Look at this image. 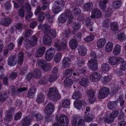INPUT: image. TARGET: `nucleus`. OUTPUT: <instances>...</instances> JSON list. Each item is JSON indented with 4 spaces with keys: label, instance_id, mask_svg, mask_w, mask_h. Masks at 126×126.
Returning <instances> with one entry per match:
<instances>
[{
    "label": "nucleus",
    "instance_id": "obj_40",
    "mask_svg": "<svg viewBox=\"0 0 126 126\" xmlns=\"http://www.w3.org/2000/svg\"><path fill=\"white\" fill-rule=\"evenodd\" d=\"M109 66L106 63H103L101 65V70L104 73H106L109 71Z\"/></svg>",
    "mask_w": 126,
    "mask_h": 126
},
{
    "label": "nucleus",
    "instance_id": "obj_8",
    "mask_svg": "<svg viewBox=\"0 0 126 126\" xmlns=\"http://www.w3.org/2000/svg\"><path fill=\"white\" fill-rule=\"evenodd\" d=\"M25 9L26 12L25 19L27 20H29L33 15L31 11V7L28 3H26L25 4Z\"/></svg>",
    "mask_w": 126,
    "mask_h": 126
},
{
    "label": "nucleus",
    "instance_id": "obj_62",
    "mask_svg": "<svg viewBox=\"0 0 126 126\" xmlns=\"http://www.w3.org/2000/svg\"><path fill=\"white\" fill-rule=\"evenodd\" d=\"M22 116V113L20 111H18L17 112L14 117V120H17L20 119Z\"/></svg>",
    "mask_w": 126,
    "mask_h": 126
},
{
    "label": "nucleus",
    "instance_id": "obj_55",
    "mask_svg": "<svg viewBox=\"0 0 126 126\" xmlns=\"http://www.w3.org/2000/svg\"><path fill=\"white\" fill-rule=\"evenodd\" d=\"M57 79V77L55 75L51 74L49 76V77L48 80L50 82H52L55 81Z\"/></svg>",
    "mask_w": 126,
    "mask_h": 126
},
{
    "label": "nucleus",
    "instance_id": "obj_17",
    "mask_svg": "<svg viewBox=\"0 0 126 126\" xmlns=\"http://www.w3.org/2000/svg\"><path fill=\"white\" fill-rule=\"evenodd\" d=\"M31 118L29 117H26L22 119V125L23 126H29L31 123Z\"/></svg>",
    "mask_w": 126,
    "mask_h": 126
},
{
    "label": "nucleus",
    "instance_id": "obj_29",
    "mask_svg": "<svg viewBox=\"0 0 126 126\" xmlns=\"http://www.w3.org/2000/svg\"><path fill=\"white\" fill-rule=\"evenodd\" d=\"M89 80L86 78H82L79 82L80 84L84 87L87 86L89 85Z\"/></svg>",
    "mask_w": 126,
    "mask_h": 126
},
{
    "label": "nucleus",
    "instance_id": "obj_11",
    "mask_svg": "<svg viewBox=\"0 0 126 126\" xmlns=\"http://www.w3.org/2000/svg\"><path fill=\"white\" fill-rule=\"evenodd\" d=\"M9 93L7 91H2L0 93V105L5 101L8 97Z\"/></svg>",
    "mask_w": 126,
    "mask_h": 126
},
{
    "label": "nucleus",
    "instance_id": "obj_38",
    "mask_svg": "<svg viewBox=\"0 0 126 126\" xmlns=\"http://www.w3.org/2000/svg\"><path fill=\"white\" fill-rule=\"evenodd\" d=\"M93 8V5L90 3H88L85 4L83 6L84 9L87 11H90Z\"/></svg>",
    "mask_w": 126,
    "mask_h": 126
},
{
    "label": "nucleus",
    "instance_id": "obj_56",
    "mask_svg": "<svg viewBox=\"0 0 126 126\" xmlns=\"http://www.w3.org/2000/svg\"><path fill=\"white\" fill-rule=\"evenodd\" d=\"M53 56L46 52L45 55V58L46 60L48 61H50L52 60Z\"/></svg>",
    "mask_w": 126,
    "mask_h": 126
},
{
    "label": "nucleus",
    "instance_id": "obj_42",
    "mask_svg": "<svg viewBox=\"0 0 126 126\" xmlns=\"http://www.w3.org/2000/svg\"><path fill=\"white\" fill-rule=\"evenodd\" d=\"M117 38L118 40L121 42L125 41L126 39V34L124 33H121L118 35Z\"/></svg>",
    "mask_w": 126,
    "mask_h": 126
},
{
    "label": "nucleus",
    "instance_id": "obj_13",
    "mask_svg": "<svg viewBox=\"0 0 126 126\" xmlns=\"http://www.w3.org/2000/svg\"><path fill=\"white\" fill-rule=\"evenodd\" d=\"M101 77L100 74L97 72H94L91 74L90 79L91 81L95 82L98 81Z\"/></svg>",
    "mask_w": 126,
    "mask_h": 126
},
{
    "label": "nucleus",
    "instance_id": "obj_35",
    "mask_svg": "<svg viewBox=\"0 0 126 126\" xmlns=\"http://www.w3.org/2000/svg\"><path fill=\"white\" fill-rule=\"evenodd\" d=\"M113 46L112 43L110 42H108L105 46V50L108 52H110L113 49Z\"/></svg>",
    "mask_w": 126,
    "mask_h": 126
},
{
    "label": "nucleus",
    "instance_id": "obj_28",
    "mask_svg": "<svg viewBox=\"0 0 126 126\" xmlns=\"http://www.w3.org/2000/svg\"><path fill=\"white\" fill-rule=\"evenodd\" d=\"M121 49V47L120 45L118 44L116 45L113 52L114 55H119Z\"/></svg>",
    "mask_w": 126,
    "mask_h": 126
},
{
    "label": "nucleus",
    "instance_id": "obj_60",
    "mask_svg": "<svg viewBox=\"0 0 126 126\" xmlns=\"http://www.w3.org/2000/svg\"><path fill=\"white\" fill-rule=\"evenodd\" d=\"M90 56L91 57V59L90 60H96V53L95 52H91L90 53Z\"/></svg>",
    "mask_w": 126,
    "mask_h": 126
},
{
    "label": "nucleus",
    "instance_id": "obj_14",
    "mask_svg": "<svg viewBox=\"0 0 126 126\" xmlns=\"http://www.w3.org/2000/svg\"><path fill=\"white\" fill-rule=\"evenodd\" d=\"M87 93L89 98L90 102L93 103L95 101V98L94 97L95 92L92 89H90L87 90Z\"/></svg>",
    "mask_w": 126,
    "mask_h": 126
},
{
    "label": "nucleus",
    "instance_id": "obj_1",
    "mask_svg": "<svg viewBox=\"0 0 126 126\" xmlns=\"http://www.w3.org/2000/svg\"><path fill=\"white\" fill-rule=\"evenodd\" d=\"M67 19L69 23L72 22L73 19V14L69 9L66 10L63 13L61 14L59 17L58 20L59 23H63L66 22Z\"/></svg>",
    "mask_w": 126,
    "mask_h": 126
},
{
    "label": "nucleus",
    "instance_id": "obj_64",
    "mask_svg": "<svg viewBox=\"0 0 126 126\" xmlns=\"http://www.w3.org/2000/svg\"><path fill=\"white\" fill-rule=\"evenodd\" d=\"M37 21H34L31 22L29 25L30 27L32 29H33L37 24Z\"/></svg>",
    "mask_w": 126,
    "mask_h": 126
},
{
    "label": "nucleus",
    "instance_id": "obj_57",
    "mask_svg": "<svg viewBox=\"0 0 126 126\" xmlns=\"http://www.w3.org/2000/svg\"><path fill=\"white\" fill-rule=\"evenodd\" d=\"M109 63L112 65H114L116 64V57H112L110 58L109 60Z\"/></svg>",
    "mask_w": 126,
    "mask_h": 126
},
{
    "label": "nucleus",
    "instance_id": "obj_26",
    "mask_svg": "<svg viewBox=\"0 0 126 126\" xmlns=\"http://www.w3.org/2000/svg\"><path fill=\"white\" fill-rule=\"evenodd\" d=\"M43 43L46 45H50L51 44V39L50 37L46 34L44 36L43 39Z\"/></svg>",
    "mask_w": 126,
    "mask_h": 126
},
{
    "label": "nucleus",
    "instance_id": "obj_63",
    "mask_svg": "<svg viewBox=\"0 0 126 126\" xmlns=\"http://www.w3.org/2000/svg\"><path fill=\"white\" fill-rule=\"evenodd\" d=\"M112 8H108L105 11V16L106 17H109L111 15Z\"/></svg>",
    "mask_w": 126,
    "mask_h": 126
},
{
    "label": "nucleus",
    "instance_id": "obj_58",
    "mask_svg": "<svg viewBox=\"0 0 126 126\" xmlns=\"http://www.w3.org/2000/svg\"><path fill=\"white\" fill-rule=\"evenodd\" d=\"M45 18V15L44 13L42 12H41L39 15V17L38 18V20L39 21H43Z\"/></svg>",
    "mask_w": 126,
    "mask_h": 126
},
{
    "label": "nucleus",
    "instance_id": "obj_6",
    "mask_svg": "<svg viewBox=\"0 0 126 126\" xmlns=\"http://www.w3.org/2000/svg\"><path fill=\"white\" fill-rule=\"evenodd\" d=\"M58 122L62 126H67L68 124V119L65 115H61L60 116Z\"/></svg>",
    "mask_w": 126,
    "mask_h": 126
},
{
    "label": "nucleus",
    "instance_id": "obj_27",
    "mask_svg": "<svg viewBox=\"0 0 126 126\" xmlns=\"http://www.w3.org/2000/svg\"><path fill=\"white\" fill-rule=\"evenodd\" d=\"M106 40L104 38H101L98 40L97 42V46L98 48L103 47L106 43Z\"/></svg>",
    "mask_w": 126,
    "mask_h": 126
},
{
    "label": "nucleus",
    "instance_id": "obj_18",
    "mask_svg": "<svg viewBox=\"0 0 126 126\" xmlns=\"http://www.w3.org/2000/svg\"><path fill=\"white\" fill-rule=\"evenodd\" d=\"M45 96L44 94L42 93L38 94L36 99V101L38 104L43 103L44 102Z\"/></svg>",
    "mask_w": 126,
    "mask_h": 126
},
{
    "label": "nucleus",
    "instance_id": "obj_23",
    "mask_svg": "<svg viewBox=\"0 0 126 126\" xmlns=\"http://www.w3.org/2000/svg\"><path fill=\"white\" fill-rule=\"evenodd\" d=\"M78 44L76 40L72 39L69 42V45L72 49H75L77 47Z\"/></svg>",
    "mask_w": 126,
    "mask_h": 126
},
{
    "label": "nucleus",
    "instance_id": "obj_46",
    "mask_svg": "<svg viewBox=\"0 0 126 126\" xmlns=\"http://www.w3.org/2000/svg\"><path fill=\"white\" fill-rule=\"evenodd\" d=\"M70 105V101L68 99H65L63 100L62 102V106L64 108H68Z\"/></svg>",
    "mask_w": 126,
    "mask_h": 126
},
{
    "label": "nucleus",
    "instance_id": "obj_49",
    "mask_svg": "<svg viewBox=\"0 0 126 126\" xmlns=\"http://www.w3.org/2000/svg\"><path fill=\"white\" fill-rule=\"evenodd\" d=\"M72 26L74 30H78L80 28L81 25L79 23L74 22L72 24Z\"/></svg>",
    "mask_w": 126,
    "mask_h": 126
},
{
    "label": "nucleus",
    "instance_id": "obj_2",
    "mask_svg": "<svg viewBox=\"0 0 126 126\" xmlns=\"http://www.w3.org/2000/svg\"><path fill=\"white\" fill-rule=\"evenodd\" d=\"M47 95L49 98L55 101L59 99L61 97V94L59 93L57 88L55 87H52L49 89Z\"/></svg>",
    "mask_w": 126,
    "mask_h": 126
},
{
    "label": "nucleus",
    "instance_id": "obj_31",
    "mask_svg": "<svg viewBox=\"0 0 126 126\" xmlns=\"http://www.w3.org/2000/svg\"><path fill=\"white\" fill-rule=\"evenodd\" d=\"M32 74L33 77L34 78L37 79L40 77L41 74V71L38 69H35Z\"/></svg>",
    "mask_w": 126,
    "mask_h": 126
},
{
    "label": "nucleus",
    "instance_id": "obj_15",
    "mask_svg": "<svg viewBox=\"0 0 126 126\" xmlns=\"http://www.w3.org/2000/svg\"><path fill=\"white\" fill-rule=\"evenodd\" d=\"M31 115L32 117L37 122L42 120L43 119L42 115L39 112L35 113L33 112Z\"/></svg>",
    "mask_w": 126,
    "mask_h": 126
},
{
    "label": "nucleus",
    "instance_id": "obj_25",
    "mask_svg": "<svg viewBox=\"0 0 126 126\" xmlns=\"http://www.w3.org/2000/svg\"><path fill=\"white\" fill-rule=\"evenodd\" d=\"M46 49L44 47L40 48L38 49L35 53V56L36 57H41L44 55Z\"/></svg>",
    "mask_w": 126,
    "mask_h": 126
},
{
    "label": "nucleus",
    "instance_id": "obj_43",
    "mask_svg": "<svg viewBox=\"0 0 126 126\" xmlns=\"http://www.w3.org/2000/svg\"><path fill=\"white\" fill-rule=\"evenodd\" d=\"M62 57V54L60 52L56 53L55 56L54 60L56 63H59L61 60Z\"/></svg>",
    "mask_w": 126,
    "mask_h": 126
},
{
    "label": "nucleus",
    "instance_id": "obj_16",
    "mask_svg": "<svg viewBox=\"0 0 126 126\" xmlns=\"http://www.w3.org/2000/svg\"><path fill=\"white\" fill-rule=\"evenodd\" d=\"M11 21L12 20L10 18L3 16L0 20V22L3 26H7L10 24Z\"/></svg>",
    "mask_w": 126,
    "mask_h": 126
},
{
    "label": "nucleus",
    "instance_id": "obj_48",
    "mask_svg": "<svg viewBox=\"0 0 126 126\" xmlns=\"http://www.w3.org/2000/svg\"><path fill=\"white\" fill-rule=\"evenodd\" d=\"M121 3L120 1H116L113 2L112 5L113 8L115 9L119 8L121 5Z\"/></svg>",
    "mask_w": 126,
    "mask_h": 126
},
{
    "label": "nucleus",
    "instance_id": "obj_37",
    "mask_svg": "<svg viewBox=\"0 0 126 126\" xmlns=\"http://www.w3.org/2000/svg\"><path fill=\"white\" fill-rule=\"evenodd\" d=\"M82 97V95L79 91L74 92L72 95V97L74 99L78 100Z\"/></svg>",
    "mask_w": 126,
    "mask_h": 126
},
{
    "label": "nucleus",
    "instance_id": "obj_41",
    "mask_svg": "<svg viewBox=\"0 0 126 126\" xmlns=\"http://www.w3.org/2000/svg\"><path fill=\"white\" fill-rule=\"evenodd\" d=\"M108 2V0H102L100 1L99 3L100 8L102 10L105 9L106 7V4Z\"/></svg>",
    "mask_w": 126,
    "mask_h": 126
},
{
    "label": "nucleus",
    "instance_id": "obj_4",
    "mask_svg": "<svg viewBox=\"0 0 126 126\" xmlns=\"http://www.w3.org/2000/svg\"><path fill=\"white\" fill-rule=\"evenodd\" d=\"M64 2L63 0H57L53 4L52 11L54 13L57 14L61 10V6H63Z\"/></svg>",
    "mask_w": 126,
    "mask_h": 126
},
{
    "label": "nucleus",
    "instance_id": "obj_59",
    "mask_svg": "<svg viewBox=\"0 0 126 126\" xmlns=\"http://www.w3.org/2000/svg\"><path fill=\"white\" fill-rule=\"evenodd\" d=\"M119 113V112L118 111L115 110L111 112L110 115L114 119V118H115L117 116Z\"/></svg>",
    "mask_w": 126,
    "mask_h": 126
},
{
    "label": "nucleus",
    "instance_id": "obj_32",
    "mask_svg": "<svg viewBox=\"0 0 126 126\" xmlns=\"http://www.w3.org/2000/svg\"><path fill=\"white\" fill-rule=\"evenodd\" d=\"M51 68V64L47 62L41 68L43 70L46 72L49 71Z\"/></svg>",
    "mask_w": 126,
    "mask_h": 126
},
{
    "label": "nucleus",
    "instance_id": "obj_22",
    "mask_svg": "<svg viewBox=\"0 0 126 126\" xmlns=\"http://www.w3.org/2000/svg\"><path fill=\"white\" fill-rule=\"evenodd\" d=\"M7 62L9 65L11 66H14L16 64L15 57L13 56L9 57L7 60Z\"/></svg>",
    "mask_w": 126,
    "mask_h": 126
},
{
    "label": "nucleus",
    "instance_id": "obj_12",
    "mask_svg": "<svg viewBox=\"0 0 126 126\" xmlns=\"http://www.w3.org/2000/svg\"><path fill=\"white\" fill-rule=\"evenodd\" d=\"M45 112L47 114H51L53 113L55 109L54 105L51 103H49L45 108Z\"/></svg>",
    "mask_w": 126,
    "mask_h": 126
},
{
    "label": "nucleus",
    "instance_id": "obj_24",
    "mask_svg": "<svg viewBox=\"0 0 126 126\" xmlns=\"http://www.w3.org/2000/svg\"><path fill=\"white\" fill-rule=\"evenodd\" d=\"M36 89L34 87H32L29 89L27 95V97L29 98H32L35 95Z\"/></svg>",
    "mask_w": 126,
    "mask_h": 126
},
{
    "label": "nucleus",
    "instance_id": "obj_19",
    "mask_svg": "<svg viewBox=\"0 0 126 126\" xmlns=\"http://www.w3.org/2000/svg\"><path fill=\"white\" fill-rule=\"evenodd\" d=\"M78 53L80 55L83 56L87 54V49L84 46H80L78 47Z\"/></svg>",
    "mask_w": 126,
    "mask_h": 126
},
{
    "label": "nucleus",
    "instance_id": "obj_20",
    "mask_svg": "<svg viewBox=\"0 0 126 126\" xmlns=\"http://www.w3.org/2000/svg\"><path fill=\"white\" fill-rule=\"evenodd\" d=\"M85 104L86 103L85 101L81 100L74 102V107L78 110L81 109L82 108V105Z\"/></svg>",
    "mask_w": 126,
    "mask_h": 126
},
{
    "label": "nucleus",
    "instance_id": "obj_47",
    "mask_svg": "<svg viewBox=\"0 0 126 126\" xmlns=\"http://www.w3.org/2000/svg\"><path fill=\"white\" fill-rule=\"evenodd\" d=\"M94 35H90L87 36L84 39V40L87 42H91L94 40Z\"/></svg>",
    "mask_w": 126,
    "mask_h": 126
},
{
    "label": "nucleus",
    "instance_id": "obj_51",
    "mask_svg": "<svg viewBox=\"0 0 126 126\" xmlns=\"http://www.w3.org/2000/svg\"><path fill=\"white\" fill-rule=\"evenodd\" d=\"M13 119L12 115L11 114L7 113L5 115L4 120L8 122H10L12 121Z\"/></svg>",
    "mask_w": 126,
    "mask_h": 126
},
{
    "label": "nucleus",
    "instance_id": "obj_10",
    "mask_svg": "<svg viewBox=\"0 0 126 126\" xmlns=\"http://www.w3.org/2000/svg\"><path fill=\"white\" fill-rule=\"evenodd\" d=\"M102 14L100 10L97 8L94 9L92 12L91 18H99L101 17Z\"/></svg>",
    "mask_w": 126,
    "mask_h": 126
},
{
    "label": "nucleus",
    "instance_id": "obj_50",
    "mask_svg": "<svg viewBox=\"0 0 126 126\" xmlns=\"http://www.w3.org/2000/svg\"><path fill=\"white\" fill-rule=\"evenodd\" d=\"M114 119L110 115H107L106 117L105 122L108 123L110 124L114 121Z\"/></svg>",
    "mask_w": 126,
    "mask_h": 126
},
{
    "label": "nucleus",
    "instance_id": "obj_33",
    "mask_svg": "<svg viewBox=\"0 0 126 126\" xmlns=\"http://www.w3.org/2000/svg\"><path fill=\"white\" fill-rule=\"evenodd\" d=\"M76 63L79 67H81L83 65L84 63V60L82 58H77Z\"/></svg>",
    "mask_w": 126,
    "mask_h": 126
},
{
    "label": "nucleus",
    "instance_id": "obj_53",
    "mask_svg": "<svg viewBox=\"0 0 126 126\" xmlns=\"http://www.w3.org/2000/svg\"><path fill=\"white\" fill-rule=\"evenodd\" d=\"M33 31L30 29L27 30L25 31V33L24 35L25 37H30L33 33Z\"/></svg>",
    "mask_w": 126,
    "mask_h": 126
},
{
    "label": "nucleus",
    "instance_id": "obj_7",
    "mask_svg": "<svg viewBox=\"0 0 126 126\" xmlns=\"http://www.w3.org/2000/svg\"><path fill=\"white\" fill-rule=\"evenodd\" d=\"M10 92L11 93L12 95H17L21 93L23 91L26 90L27 88H20L19 89H17L16 91V90L14 86H11L10 88Z\"/></svg>",
    "mask_w": 126,
    "mask_h": 126
},
{
    "label": "nucleus",
    "instance_id": "obj_61",
    "mask_svg": "<svg viewBox=\"0 0 126 126\" xmlns=\"http://www.w3.org/2000/svg\"><path fill=\"white\" fill-rule=\"evenodd\" d=\"M18 13V16L19 17H23L25 16V11L22 9H19Z\"/></svg>",
    "mask_w": 126,
    "mask_h": 126
},
{
    "label": "nucleus",
    "instance_id": "obj_44",
    "mask_svg": "<svg viewBox=\"0 0 126 126\" xmlns=\"http://www.w3.org/2000/svg\"><path fill=\"white\" fill-rule=\"evenodd\" d=\"M64 85L67 87H70L73 84L72 80L69 78L66 79L64 81Z\"/></svg>",
    "mask_w": 126,
    "mask_h": 126
},
{
    "label": "nucleus",
    "instance_id": "obj_34",
    "mask_svg": "<svg viewBox=\"0 0 126 126\" xmlns=\"http://www.w3.org/2000/svg\"><path fill=\"white\" fill-rule=\"evenodd\" d=\"M119 27L118 23L116 22H113L110 25V30L113 31H117L118 30Z\"/></svg>",
    "mask_w": 126,
    "mask_h": 126
},
{
    "label": "nucleus",
    "instance_id": "obj_21",
    "mask_svg": "<svg viewBox=\"0 0 126 126\" xmlns=\"http://www.w3.org/2000/svg\"><path fill=\"white\" fill-rule=\"evenodd\" d=\"M117 104L116 102L114 101L109 102L108 104V107L109 109L114 110L117 108Z\"/></svg>",
    "mask_w": 126,
    "mask_h": 126
},
{
    "label": "nucleus",
    "instance_id": "obj_30",
    "mask_svg": "<svg viewBox=\"0 0 126 126\" xmlns=\"http://www.w3.org/2000/svg\"><path fill=\"white\" fill-rule=\"evenodd\" d=\"M18 60V64L21 65L23 62L24 58V53L22 52H19L17 55Z\"/></svg>",
    "mask_w": 126,
    "mask_h": 126
},
{
    "label": "nucleus",
    "instance_id": "obj_5",
    "mask_svg": "<svg viewBox=\"0 0 126 126\" xmlns=\"http://www.w3.org/2000/svg\"><path fill=\"white\" fill-rule=\"evenodd\" d=\"M109 94V91L108 89L106 87L102 88L99 91L98 97L100 99L105 98Z\"/></svg>",
    "mask_w": 126,
    "mask_h": 126
},
{
    "label": "nucleus",
    "instance_id": "obj_39",
    "mask_svg": "<svg viewBox=\"0 0 126 126\" xmlns=\"http://www.w3.org/2000/svg\"><path fill=\"white\" fill-rule=\"evenodd\" d=\"M79 116H74L73 117L72 120V124L73 126H77L78 121L79 119Z\"/></svg>",
    "mask_w": 126,
    "mask_h": 126
},
{
    "label": "nucleus",
    "instance_id": "obj_45",
    "mask_svg": "<svg viewBox=\"0 0 126 126\" xmlns=\"http://www.w3.org/2000/svg\"><path fill=\"white\" fill-rule=\"evenodd\" d=\"M38 39L37 36L35 35L32 36L31 38V42L32 43V46H34L37 43Z\"/></svg>",
    "mask_w": 126,
    "mask_h": 126
},
{
    "label": "nucleus",
    "instance_id": "obj_3",
    "mask_svg": "<svg viewBox=\"0 0 126 126\" xmlns=\"http://www.w3.org/2000/svg\"><path fill=\"white\" fill-rule=\"evenodd\" d=\"M50 29V26L46 24H44L42 27V29L44 33L49 35L52 38L55 37L57 34L56 31L54 29L51 30Z\"/></svg>",
    "mask_w": 126,
    "mask_h": 126
},
{
    "label": "nucleus",
    "instance_id": "obj_9",
    "mask_svg": "<svg viewBox=\"0 0 126 126\" xmlns=\"http://www.w3.org/2000/svg\"><path fill=\"white\" fill-rule=\"evenodd\" d=\"M97 62V60H89L88 63L89 68L93 71L97 70L98 68Z\"/></svg>",
    "mask_w": 126,
    "mask_h": 126
},
{
    "label": "nucleus",
    "instance_id": "obj_36",
    "mask_svg": "<svg viewBox=\"0 0 126 126\" xmlns=\"http://www.w3.org/2000/svg\"><path fill=\"white\" fill-rule=\"evenodd\" d=\"M63 64L65 67L68 66L71 63V60L69 57H65L63 61Z\"/></svg>",
    "mask_w": 126,
    "mask_h": 126
},
{
    "label": "nucleus",
    "instance_id": "obj_54",
    "mask_svg": "<svg viewBox=\"0 0 126 126\" xmlns=\"http://www.w3.org/2000/svg\"><path fill=\"white\" fill-rule=\"evenodd\" d=\"M46 62L43 59H39L38 60L37 62V64L41 68L46 63Z\"/></svg>",
    "mask_w": 126,
    "mask_h": 126
},
{
    "label": "nucleus",
    "instance_id": "obj_52",
    "mask_svg": "<svg viewBox=\"0 0 126 126\" xmlns=\"http://www.w3.org/2000/svg\"><path fill=\"white\" fill-rule=\"evenodd\" d=\"M72 70L70 69H67L65 71L64 76L66 77L70 76L72 75Z\"/></svg>",
    "mask_w": 126,
    "mask_h": 126
}]
</instances>
